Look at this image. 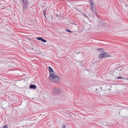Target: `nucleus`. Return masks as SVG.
<instances>
[{
  "mask_svg": "<svg viewBox=\"0 0 128 128\" xmlns=\"http://www.w3.org/2000/svg\"><path fill=\"white\" fill-rule=\"evenodd\" d=\"M42 38L41 37H38L36 38V39L39 40H41Z\"/></svg>",
  "mask_w": 128,
  "mask_h": 128,
  "instance_id": "obj_10",
  "label": "nucleus"
},
{
  "mask_svg": "<svg viewBox=\"0 0 128 128\" xmlns=\"http://www.w3.org/2000/svg\"><path fill=\"white\" fill-rule=\"evenodd\" d=\"M83 15H84V16H85L87 18H88V17L87 16H86L85 14H83Z\"/></svg>",
  "mask_w": 128,
  "mask_h": 128,
  "instance_id": "obj_20",
  "label": "nucleus"
},
{
  "mask_svg": "<svg viewBox=\"0 0 128 128\" xmlns=\"http://www.w3.org/2000/svg\"><path fill=\"white\" fill-rule=\"evenodd\" d=\"M30 88H32L35 89L36 88V85L34 84H31L30 86Z\"/></svg>",
  "mask_w": 128,
  "mask_h": 128,
  "instance_id": "obj_7",
  "label": "nucleus"
},
{
  "mask_svg": "<svg viewBox=\"0 0 128 128\" xmlns=\"http://www.w3.org/2000/svg\"><path fill=\"white\" fill-rule=\"evenodd\" d=\"M117 72H116V71H114L113 72V76H114V77L116 78V77L115 76V75H116V73Z\"/></svg>",
  "mask_w": 128,
  "mask_h": 128,
  "instance_id": "obj_11",
  "label": "nucleus"
},
{
  "mask_svg": "<svg viewBox=\"0 0 128 128\" xmlns=\"http://www.w3.org/2000/svg\"><path fill=\"white\" fill-rule=\"evenodd\" d=\"M7 125H5L3 126V128H7Z\"/></svg>",
  "mask_w": 128,
  "mask_h": 128,
  "instance_id": "obj_16",
  "label": "nucleus"
},
{
  "mask_svg": "<svg viewBox=\"0 0 128 128\" xmlns=\"http://www.w3.org/2000/svg\"><path fill=\"white\" fill-rule=\"evenodd\" d=\"M119 70L121 72V73H124L125 72L126 70L124 68H122L121 69H120Z\"/></svg>",
  "mask_w": 128,
  "mask_h": 128,
  "instance_id": "obj_8",
  "label": "nucleus"
},
{
  "mask_svg": "<svg viewBox=\"0 0 128 128\" xmlns=\"http://www.w3.org/2000/svg\"><path fill=\"white\" fill-rule=\"evenodd\" d=\"M52 94L54 95H57L62 92L61 90L59 88H53L52 90Z\"/></svg>",
  "mask_w": 128,
  "mask_h": 128,
  "instance_id": "obj_2",
  "label": "nucleus"
},
{
  "mask_svg": "<svg viewBox=\"0 0 128 128\" xmlns=\"http://www.w3.org/2000/svg\"><path fill=\"white\" fill-rule=\"evenodd\" d=\"M32 50H34V48H32Z\"/></svg>",
  "mask_w": 128,
  "mask_h": 128,
  "instance_id": "obj_23",
  "label": "nucleus"
},
{
  "mask_svg": "<svg viewBox=\"0 0 128 128\" xmlns=\"http://www.w3.org/2000/svg\"><path fill=\"white\" fill-rule=\"evenodd\" d=\"M90 8L91 10L93 12L94 14H95L96 15V16H97L98 15L97 14V12L96 10L95 9H94V6H91Z\"/></svg>",
  "mask_w": 128,
  "mask_h": 128,
  "instance_id": "obj_5",
  "label": "nucleus"
},
{
  "mask_svg": "<svg viewBox=\"0 0 128 128\" xmlns=\"http://www.w3.org/2000/svg\"><path fill=\"white\" fill-rule=\"evenodd\" d=\"M70 116H71V115H70Z\"/></svg>",
  "mask_w": 128,
  "mask_h": 128,
  "instance_id": "obj_24",
  "label": "nucleus"
},
{
  "mask_svg": "<svg viewBox=\"0 0 128 128\" xmlns=\"http://www.w3.org/2000/svg\"><path fill=\"white\" fill-rule=\"evenodd\" d=\"M80 53V52H79L78 53H77V54H79V53Z\"/></svg>",
  "mask_w": 128,
  "mask_h": 128,
  "instance_id": "obj_22",
  "label": "nucleus"
},
{
  "mask_svg": "<svg viewBox=\"0 0 128 128\" xmlns=\"http://www.w3.org/2000/svg\"><path fill=\"white\" fill-rule=\"evenodd\" d=\"M126 80H128V78H126Z\"/></svg>",
  "mask_w": 128,
  "mask_h": 128,
  "instance_id": "obj_21",
  "label": "nucleus"
},
{
  "mask_svg": "<svg viewBox=\"0 0 128 128\" xmlns=\"http://www.w3.org/2000/svg\"><path fill=\"white\" fill-rule=\"evenodd\" d=\"M96 90H97V89L96 88Z\"/></svg>",
  "mask_w": 128,
  "mask_h": 128,
  "instance_id": "obj_25",
  "label": "nucleus"
},
{
  "mask_svg": "<svg viewBox=\"0 0 128 128\" xmlns=\"http://www.w3.org/2000/svg\"><path fill=\"white\" fill-rule=\"evenodd\" d=\"M41 41L44 42H46V40L43 39L42 38Z\"/></svg>",
  "mask_w": 128,
  "mask_h": 128,
  "instance_id": "obj_13",
  "label": "nucleus"
},
{
  "mask_svg": "<svg viewBox=\"0 0 128 128\" xmlns=\"http://www.w3.org/2000/svg\"><path fill=\"white\" fill-rule=\"evenodd\" d=\"M43 14L44 15V16L46 17V11L45 10H44V11L43 12Z\"/></svg>",
  "mask_w": 128,
  "mask_h": 128,
  "instance_id": "obj_9",
  "label": "nucleus"
},
{
  "mask_svg": "<svg viewBox=\"0 0 128 128\" xmlns=\"http://www.w3.org/2000/svg\"><path fill=\"white\" fill-rule=\"evenodd\" d=\"M48 68L49 72V76H51V75L54 74L53 72H54V70L50 66L48 67Z\"/></svg>",
  "mask_w": 128,
  "mask_h": 128,
  "instance_id": "obj_6",
  "label": "nucleus"
},
{
  "mask_svg": "<svg viewBox=\"0 0 128 128\" xmlns=\"http://www.w3.org/2000/svg\"><path fill=\"white\" fill-rule=\"evenodd\" d=\"M97 50H103V49L102 48H97Z\"/></svg>",
  "mask_w": 128,
  "mask_h": 128,
  "instance_id": "obj_14",
  "label": "nucleus"
},
{
  "mask_svg": "<svg viewBox=\"0 0 128 128\" xmlns=\"http://www.w3.org/2000/svg\"><path fill=\"white\" fill-rule=\"evenodd\" d=\"M90 3L91 4V6H93V4H94V2H92Z\"/></svg>",
  "mask_w": 128,
  "mask_h": 128,
  "instance_id": "obj_17",
  "label": "nucleus"
},
{
  "mask_svg": "<svg viewBox=\"0 0 128 128\" xmlns=\"http://www.w3.org/2000/svg\"><path fill=\"white\" fill-rule=\"evenodd\" d=\"M126 6H127V5H126Z\"/></svg>",
  "mask_w": 128,
  "mask_h": 128,
  "instance_id": "obj_26",
  "label": "nucleus"
},
{
  "mask_svg": "<svg viewBox=\"0 0 128 128\" xmlns=\"http://www.w3.org/2000/svg\"><path fill=\"white\" fill-rule=\"evenodd\" d=\"M66 31H67V32H71L70 30H68V29H66Z\"/></svg>",
  "mask_w": 128,
  "mask_h": 128,
  "instance_id": "obj_15",
  "label": "nucleus"
},
{
  "mask_svg": "<svg viewBox=\"0 0 128 128\" xmlns=\"http://www.w3.org/2000/svg\"><path fill=\"white\" fill-rule=\"evenodd\" d=\"M62 128H64L65 127V125L64 124H63L62 126Z\"/></svg>",
  "mask_w": 128,
  "mask_h": 128,
  "instance_id": "obj_19",
  "label": "nucleus"
},
{
  "mask_svg": "<svg viewBox=\"0 0 128 128\" xmlns=\"http://www.w3.org/2000/svg\"><path fill=\"white\" fill-rule=\"evenodd\" d=\"M117 78L118 79H124V78L122 77H121L120 76H118L117 77Z\"/></svg>",
  "mask_w": 128,
  "mask_h": 128,
  "instance_id": "obj_12",
  "label": "nucleus"
},
{
  "mask_svg": "<svg viewBox=\"0 0 128 128\" xmlns=\"http://www.w3.org/2000/svg\"><path fill=\"white\" fill-rule=\"evenodd\" d=\"M49 79L50 81L56 83L59 82L60 81V79L59 76L55 75L54 74L49 76Z\"/></svg>",
  "mask_w": 128,
  "mask_h": 128,
  "instance_id": "obj_1",
  "label": "nucleus"
},
{
  "mask_svg": "<svg viewBox=\"0 0 128 128\" xmlns=\"http://www.w3.org/2000/svg\"><path fill=\"white\" fill-rule=\"evenodd\" d=\"M89 2H90V3L94 2L92 0H89Z\"/></svg>",
  "mask_w": 128,
  "mask_h": 128,
  "instance_id": "obj_18",
  "label": "nucleus"
},
{
  "mask_svg": "<svg viewBox=\"0 0 128 128\" xmlns=\"http://www.w3.org/2000/svg\"><path fill=\"white\" fill-rule=\"evenodd\" d=\"M23 4V8L24 10L29 5V3L28 0H22Z\"/></svg>",
  "mask_w": 128,
  "mask_h": 128,
  "instance_id": "obj_3",
  "label": "nucleus"
},
{
  "mask_svg": "<svg viewBox=\"0 0 128 128\" xmlns=\"http://www.w3.org/2000/svg\"><path fill=\"white\" fill-rule=\"evenodd\" d=\"M110 57L109 55L108 54L107 52H103V54H100L99 56V58H102L104 57Z\"/></svg>",
  "mask_w": 128,
  "mask_h": 128,
  "instance_id": "obj_4",
  "label": "nucleus"
}]
</instances>
